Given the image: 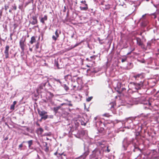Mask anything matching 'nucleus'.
<instances>
[{"label": "nucleus", "mask_w": 159, "mask_h": 159, "mask_svg": "<svg viewBox=\"0 0 159 159\" xmlns=\"http://www.w3.org/2000/svg\"><path fill=\"white\" fill-rule=\"evenodd\" d=\"M44 151L46 152H48L49 151L48 147L47 146V147H46V148H45V149H44Z\"/></svg>", "instance_id": "obj_34"}, {"label": "nucleus", "mask_w": 159, "mask_h": 159, "mask_svg": "<svg viewBox=\"0 0 159 159\" xmlns=\"http://www.w3.org/2000/svg\"><path fill=\"white\" fill-rule=\"evenodd\" d=\"M107 115V114H104L103 115V116H106V115Z\"/></svg>", "instance_id": "obj_51"}, {"label": "nucleus", "mask_w": 159, "mask_h": 159, "mask_svg": "<svg viewBox=\"0 0 159 159\" xmlns=\"http://www.w3.org/2000/svg\"><path fill=\"white\" fill-rule=\"evenodd\" d=\"M68 105L70 106H72V104L71 103H69V104H68Z\"/></svg>", "instance_id": "obj_44"}, {"label": "nucleus", "mask_w": 159, "mask_h": 159, "mask_svg": "<svg viewBox=\"0 0 159 159\" xmlns=\"http://www.w3.org/2000/svg\"><path fill=\"white\" fill-rule=\"evenodd\" d=\"M64 9H63V12H65L66 11V6H64Z\"/></svg>", "instance_id": "obj_39"}, {"label": "nucleus", "mask_w": 159, "mask_h": 159, "mask_svg": "<svg viewBox=\"0 0 159 159\" xmlns=\"http://www.w3.org/2000/svg\"><path fill=\"white\" fill-rule=\"evenodd\" d=\"M50 93L51 94V95H52V96H53V94H52V93Z\"/></svg>", "instance_id": "obj_59"}, {"label": "nucleus", "mask_w": 159, "mask_h": 159, "mask_svg": "<svg viewBox=\"0 0 159 159\" xmlns=\"http://www.w3.org/2000/svg\"><path fill=\"white\" fill-rule=\"evenodd\" d=\"M47 20V16L46 15L44 16V17L42 18L40 20V22L44 24L45 23L44 20Z\"/></svg>", "instance_id": "obj_16"}, {"label": "nucleus", "mask_w": 159, "mask_h": 159, "mask_svg": "<svg viewBox=\"0 0 159 159\" xmlns=\"http://www.w3.org/2000/svg\"><path fill=\"white\" fill-rule=\"evenodd\" d=\"M85 5L86 6L85 7H80V8L81 10H84V11H86V10H87V9H88L87 5L86 4Z\"/></svg>", "instance_id": "obj_22"}, {"label": "nucleus", "mask_w": 159, "mask_h": 159, "mask_svg": "<svg viewBox=\"0 0 159 159\" xmlns=\"http://www.w3.org/2000/svg\"><path fill=\"white\" fill-rule=\"evenodd\" d=\"M57 154V152H55L54 153V154L55 155H56Z\"/></svg>", "instance_id": "obj_47"}, {"label": "nucleus", "mask_w": 159, "mask_h": 159, "mask_svg": "<svg viewBox=\"0 0 159 159\" xmlns=\"http://www.w3.org/2000/svg\"><path fill=\"white\" fill-rule=\"evenodd\" d=\"M16 101H14L13 102V104H12L11 106L10 109L11 110H14V109L16 103Z\"/></svg>", "instance_id": "obj_19"}, {"label": "nucleus", "mask_w": 159, "mask_h": 159, "mask_svg": "<svg viewBox=\"0 0 159 159\" xmlns=\"http://www.w3.org/2000/svg\"><path fill=\"white\" fill-rule=\"evenodd\" d=\"M152 61V60L151 58H149L148 59L146 60V62H147L148 64H151Z\"/></svg>", "instance_id": "obj_23"}, {"label": "nucleus", "mask_w": 159, "mask_h": 159, "mask_svg": "<svg viewBox=\"0 0 159 159\" xmlns=\"http://www.w3.org/2000/svg\"><path fill=\"white\" fill-rule=\"evenodd\" d=\"M39 43L37 42L35 45V50H37L39 48Z\"/></svg>", "instance_id": "obj_25"}, {"label": "nucleus", "mask_w": 159, "mask_h": 159, "mask_svg": "<svg viewBox=\"0 0 159 159\" xmlns=\"http://www.w3.org/2000/svg\"><path fill=\"white\" fill-rule=\"evenodd\" d=\"M33 20L32 21H30V24L32 25H35L37 23L38 21L37 17L35 16H33L32 17Z\"/></svg>", "instance_id": "obj_11"}, {"label": "nucleus", "mask_w": 159, "mask_h": 159, "mask_svg": "<svg viewBox=\"0 0 159 159\" xmlns=\"http://www.w3.org/2000/svg\"><path fill=\"white\" fill-rule=\"evenodd\" d=\"M61 85L66 91H67L69 90V88L66 84H63V85L61 84Z\"/></svg>", "instance_id": "obj_20"}, {"label": "nucleus", "mask_w": 159, "mask_h": 159, "mask_svg": "<svg viewBox=\"0 0 159 159\" xmlns=\"http://www.w3.org/2000/svg\"><path fill=\"white\" fill-rule=\"evenodd\" d=\"M23 143H21V144H20L19 146V149H20V150H21V148L22 147H23Z\"/></svg>", "instance_id": "obj_33"}, {"label": "nucleus", "mask_w": 159, "mask_h": 159, "mask_svg": "<svg viewBox=\"0 0 159 159\" xmlns=\"http://www.w3.org/2000/svg\"><path fill=\"white\" fill-rule=\"evenodd\" d=\"M136 40L137 41V43L139 46L142 47V45H143V43L141 41V39L138 37H136Z\"/></svg>", "instance_id": "obj_12"}, {"label": "nucleus", "mask_w": 159, "mask_h": 159, "mask_svg": "<svg viewBox=\"0 0 159 159\" xmlns=\"http://www.w3.org/2000/svg\"><path fill=\"white\" fill-rule=\"evenodd\" d=\"M37 111L41 117V119H43L45 120L48 118V116L47 115V112L45 111H41L39 109H38Z\"/></svg>", "instance_id": "obj_3"}, {"label": "nucleus", "mask_w": 159, "mask_h": 159, "mask_svg": "<svg viewBox=\"0 0 159 159\" xmlns=\"http://www.w3.org/2000/svg\"><path fill=\"white\" fill-rule=\"evenodd\" d=\"M131 141L129 140L128 138H125L122 142V149L124 150H126L128 146L131 143Z\"/></svg>", "instance_id": "obj_2"}, {"label": "nucleus", "mask_w": 159, "mask_h": 159, "mask_svg": "<svg viewBox=\"0 0 159 159\" xmlns=\"http://www.w3.org/2000/svg\"><path fill=\"white\" fill-rule=\"evenodd\" d=\"M26 130L28 131V132H29V131H30V129L28 127H27L26 128Z\"/></svg>", "instance_id": "obj_40"}, {"label": "nucleus", "mask_w": 159, "mask_h": 159, "mask_svg": "<svg viewBox=\"0 0 159 159\" xmlns=\"http://www.w3.org/2000/svg\"><path fill=\"white\" fill-rule=\"evenodd\" d=\"M147 45H150V43H147Z\"/></svg>", "instance_id": "obj_49"}, {"label": "nucleus", "mask_w": 159, "mask_h": 159, "mask_svg": "<svg viewBox=\"0 0 159 159\" xmlns=\"http://www.w3.org/2000/svg\"><path fill=\"white\" fill-rule=\"evenodd\" d=\"M105 9L106 10H108L111 8V6L110 4L106 5H105Z\"/></svg>", "instance_id": "obj_24"}, {"label": "nucleus", "mask_w": 159, "mask_h": 159, "mask_svg": "<svg viewBox=\"0 0 159 159\" xmlns=\"http://www.w3.org/2000/svg\"><path fill=\"white\" fill-rule=\"evenodd\" d=\"M47 144L48 143L47 142H44L43 143V146L44 147H47Z\"/></svg>", "instance_id": "obj_36"}, {"label": "nucleus", "mask_w": 159, "mask_h": 159, "mask_svg": "<svg viewBox=\"0 0 159 159\" xmlns=\"http://www.w3.org/2000/svg\"><path fill=\"white\" fill-rule=\"evenodd\" d=\"M9 48V46L8 45H7L6 46L4 51V53L5 54V58H8Z\"/></svg>", "instance_id": "obj_9"}, {"label": "nucleus", "mask_w": 159, "mask_h": 159, "mask_svg": "<svg viewBox=\"0 0 159 159\" xmlns=\"http://www.w3.org/2000/svg\"><path fill=\"white\" fill-rule=\"evenodd\" d=\"M61 108V106H57L54 107L53 108L54 111L55 113H57L58 112V110Z\"/></svg>", "instance_id": "obj_17"}, {"label": "nucleus", "mask_w": 159, "mask_h": 159, "mask_svg": "<svg viewBox=\"0 0 159 159\" xmlns=\"http://www.w3.org/2000/svg\"><path fill=\"white\" fill-rule=\"evenodd\" d=\"M27 143L28 144L29 148H30L31 146L33 144V140H30L28 141H24L22 142V143Z\"/></svg>", "instance_id": "obj_14"}, {"label": "nucleus", "mask_w": 159, "mask_h": 159, "mask_svg": "<svg viewBox=\"0 0 159 159\" xmlns=\"http://www.w3.org/2000/svg\"><path fill=\"white\" fill-rule=\"evenodd\" d=\"M80 122L81 125H85L87 123V122H84L82 120L80 121Z\"/></svg>", "instance_id": "obj_26"}, {"label": "nucleus", "mask_w": 159, "mask_h": 159, "mask_svg": "<svg viewBox=\"0 0 159 159\" xmlns=\"http://www.w3.org/2000/svg\"><path fill=\"white\" fill-rule=\"evenodd\" d=\"M146 1H147V2H148L149 1V0H146Z\"/></svg>", "instance_id": "obj_64"}, {"label": "nucleus", "mask_w": 159, "mask_h": 159, "mask_svg": "<svg viewBox=\"0 0 159 159\" xmlns=\"http://www.w3.org/2000/svg\"><path fill=\"white\" fill-rule=\"evenodd\" d=\"M142 77H143V76L141 74H138L133 76V78H134L135 80H139V79H141Z\"/></svg>", "instance_id": "obj_13"}, {"label": "nucleus", "mask_w": 159, "mask_h": 159, "mask_svg": "<svg viewBox=\"0 0 159 159\" xmlns=\"http://www.w3.org/2000/svg\"><path fill=\"white\" fill-rule=\"evenodd\" d=\"M117 91L118 92L119 94L121 93V92L120 90H117Z\"/></svg>", "instance_id": "obj_43"}, {"label": "nucleus", "mask_w": 159, "mask_h": 159, "mask_svg": "<svg viewBox=\"0 0 159 159\" xmlns=\"http://www.w3.org/2000/svg\"><path fill=\"white\" fill-rule=\"evenodd\" d=\"M8 8H9V7L8 6L6 5L5 6V9L6 10H7Z\"/></svg>", "instance_id": "obj_38"}, {"label": "nucleus", "mask_w": 159, "mask_h": 159, "mask_svg": "<svg viewBox=\"0 0 159 159\" xmlns=\"http://www.w3.org/2000/svg\"><path fill=\"white\" fill-rule=\"evenodd\" d=\"M126 60H127L126 58H122L121 59V62H124L126 61Z\"/></svg>", "instance_id": "obj_35"}, {"label": "nucleus", "mask_w": 159, "mask_h": 159, "mask_svg": "<svg viewBox=\"0 0 159 159\" xmlns=\"http://www.w3.org/2000/svg\"><path fill=\"white\" fill-rule=\"evenodd\" d=\"M64 104H65V103H62L61 104V105L60 106H61V107L63 106L64 105Z\"/></svg>", "instance_id": "obj_42"}, {"label": "nucleus", "mask_w": 159, "mask_h": 159, "mask_svg": "<svg viewBox=\"0 0 159 159\" xmlns=\"http://www.w3.org/2000/svg\"><path fill=\"white\" fill-rule=\"evenodd\" d=\"M122 91H123L124 90H125V88H122Z\"/></svg>", "instance_id": "obj_50"}, {"label": "nucleus", "mask_w": 159, "mask_h": 159, "mask_svg": "<svg viewBox=\"0 0 159 159\" xmlns=\"http://www.w3.org/2000/svg\"><path fill=\"white\" fill-rule=\"evenodd\" d=\"M54 80H55V81L57 82H58L61 85L62 84V82L60 81V80L59 79H56V78H54Z\"/></svg>", "instance_id": "obj_29"}, {"label": "nucleus", "mask_w": 159, "mask_h": 159, "mask_svg": "<svg viewBox=\"0 0 159 159\" xmlns=\"http://www.w3.org/2000/svg\"><path fill=\"white\" fill-rule=\"evenodd\" d=\"M61 34L60 30L57 29L55 33V35H52V38L53 40L56 41L57 38L59 37V35Z\"/></svg>", "instance_id": "obj_7"}, {"label": "nucleus", "mask_w": 159, "mask_h": 159, "mask_svg": "<svg viewBox=\"0 0 159 159\" xmlns=\"http://www.w3.org/2000/svg\"><path fill=\"white\" fill-rule=\"evenodd\" d=\"M37 125L38 126H39V123H37Z\"/></svg>", "instance_id": "obj_56"}, {"label": "nucleus", "mask_w": 159, "mask_h": 159, "mask_svg": "<svg viewBox=\"0 0 159 159\" xmlns=\"http://www.w3.org/2000/svg\"><path fill=\"white\" fill-rule=\"evenodd\" d=\"M79 133L80 136H82L87 133V131L86 130H81L79 131Z\"/></svg>", "instance_id": "obj_15"}, {"label": "nucleus", "mask_w": 159, "mask_h": 159, "mask_svg": "<svg viewBox=\"0 0 159 159\" xmlns=\"http://www.w3.org/2000/svg\"><path fill=\"white\" fill-rule=\"evenodd\" d=\"M94 145L92 143L89 144L88 146L86 144H84V157H86L89 154L90 151H92L91 153L89 156L90 159H98L101 156V151L100 149L96 147L94 148Z\"/></svg>", "instance_id": "obj_1"}, {"label": "nucleus", "mask_w": 159, "mask_h": 159, "mask_svg": "<svg viewBox=\"0 0 159 159\" xmlns=\"http://www.w3.org/2000/svg\"><path fill=\"white\" fill-rule=\"evenodd\" d=\"M13 9L15 10H16L17 9V7L16 5H14V6H13Z\"/></svg>", "instance_id": "obj_37"}, {"label": "nucleus", "mask_w": 159, "mask_h": 159, "mask_svg": "<svg viewBox=\"0 0 159 159\" xmlns=\"http://www.w3.org/2000/svg\"><path fill=\"white\" fill-rule=\"evenodd\" d=\"M12 11V10L11 9H10L9 10V12L10 13H11Z\"/></svg>", "instance_id": "obj_48"}, {"label": "nucleus", "mask_w": 159, "mask_h": 159, "mask_svg": "<svg viewBox=\"0 0 159 159\" xmlns=\"http://www.w3.org/2000/svg\"><path fill=\"white\" fill-rule=\"evenodd\" d=\"M36 41L35 38V37L33 36L31 38V40L30 41V43L31 44H33Z\"/></svg>", "instance_id": "obj_18"}, {"label": "nucleus", "mask_w": 159, "mask_h": 159, "mask_svg": "<svg viewBox=\"0 0 159 159\" xmlns=\"http://www.w3.org/2000/svg\"><path fill=\"white\" fill-rule=\"evenodd\" d=\"M92 97H90L86 99V101L88 102H90L92 99Z\"/></svg>", "instance_id": "obj_27"}, {"label": "nucleus", "mask_w": 159, "mask_h": 159, "mask_svg": "<svg viewBox=\"0 0 159 159\" xmlns=\"http://www.w3.org/2000/svg\"><path fill=\"white\" fill-rule=\"evenodd\" d=\"M107 151H108V152H110V150H109L108 149H107Z\"/></svg>", "instance_id": "obj_63"}, {"label": "nucleus", "mask_w": 159, "mask_h": 159, "mask_svg": "<svg viewBox=\"0 0 159 159\" xmlns=\"http://www.w3.org/2000/svg\"><path fill=\"white\" fill-rule=\"evenodd\" d=\"M140 101H141V103L144 105H146L148 106H150L151 103L148 100H146L145 98H142L140 99Z\"/></svg>", "instance_id": "obj_8"}, {"label": "nucleus", "mask_w": 159, "mask_h": 159, "mask_svg": "<svg viewBox=\"0 0 159 159\" xmlns=\"http://www.w3.org/2000/svg\"><path fill=\"white\" fill-rule=\"evenodd\" d=\"M71 78V75H67L64 76V79L66 81H67L68 79H70Z\"/></svg>", "instance_id": "obj_21"}, {"label": "nucleus", "mask_w": 159, "mask_h": 159, "mask_svg": "<svg viewBox=\"0 0 159 159\" xmlns=\"http://www.w3.org/2000/svg\"><path fill=\"white\" fill-rule=\"evenodd\" d=\"M96 57V56L95 55H94L93 56H91L90 58H91V60H90V61H91L92 60H93V59H95V57Z\"/></svg>", "instance_id": "obj_32"}, {"label": "nucleus", "mask_w": 159, "mask_h": 159, "mask_svg": "<svg viewBox=\"0 0 159 159\" xmlns=\"http://www.w3.org/2000/svg\"><path fill=\"white\" fill-rule=\"evenodd\" d=\"M25 40L26 38L25 37H22L20 39V46L22 52L24 51L25 49V47L26 46L25 43Z\"/></svg>", "instance_id": "obj_5"}, {"label": "nucleus", "mask_w": 159, "mask_h": 159, "mask_svg": "<svg viewBox=\"0 0 159 159\" xmlns=\"http://www.w3.org/2000/svg\"><path fill=\"white\" fill-rule=\"evenodd\" d=\"M86 60H88V61H90V60H89V59L88 58H86Z\"/></svg>", "instance_id": "obj_55"}, {"label": "nucleus", "mask_w": 159, "mask_h": 159, "mask_svg": "<svg viewBox=\"0 0 159 159\" xmlns=\"http://www.w3.org/2000/svg\"><path fill=\"white\" fill-rule=\"evenodd\" d=\"M85 157H84V153L82 157H78L77 158H75V159H84V158Z\"/></svg>", "instance_id": "obj_28"}, {"label": "nucleus", "mask_w": 159, "mask_h": 159, "mask_svg": "<svg viewBox=\"0 0 159 159\" xmlns=\"http://www.w3.org/2000/svg\"><path fill=\"white\" fill-rule=\"evenodd\" d=\"M2 12H1V13H0V16H1V15H2Z\"/></svg>", "instance_id": "obj_62"}, {"label": "nucleus", "mask_w": 159, "mask_h": 159, "mask_svg": "<svg viewBox=\"0 0 159 159\" xmlns=\"http://www.w3.org/2000/svg\"><path fill=\"white\" fill-rule=\"evenodd\" d=\"M131 150H133V152H134L139 151L140 153L142 152V150L141 149L139 148L138 147H135L134 145H133L131 147Z\"/></svg>", "instance_id": "obj_10"}, {"label": "nucleus", "mask_w": 159, "mask_h": 159, "mask_svg": "<svg viewBox=\"0 0 159 159\" xmlns=\"http://www.w3.org/2000/svg\"><path fill=\"white\" fill-rule=\"evenodd\" d=\"M24 121H23L22 122V124H24Z\"/></svg>", "instance_id": "obj_58"}, {"label": "nucleus", "mask_w": 159, "mask_h": 159, "mask_svg": "<svg viewBox=\"0 0 159 159\" xmlns=\"http://www.w3.org/2000/svg\"><path fill=\"white\" fill-rule=\"evenodd\" d=\"M8 139V137H6V138H5V139H5V140H7V139Z\"/></svg>", "instance_id": "obj_46"}, {"label": "nucleus", "mask_w": 159, "mask_h": 159, "mask_svg": "<svg viewBox=\"0 0 159 159\" xmlns=\"http://www.w3.org/2000/svg\"><path fill=\"white\" fill-rule=\"evenodd\" d=\"M132 84H133L134 86V89L136 90H137L140 89L141 87L143 86V82L142 81H141L139 83H137L133 82Z\"/></svg>", "instance_id": "obj_6"}, {"label": "nucleus", "mask_w": 159, "mask_h": 159, "mask_svg": "<svg viewBox=\"0 0 159 159\" xmlns=\"http://www.w3.org/2000/svg\"><path fill=\"white\" fill-rule=\"evenodd\" d=\"M42 119H41H41H40V120H39V121H42Z\"/></svg>", "instance_id": "obj_60"}, {"label": "nucleus", "mask_w": 159, "mask_h": 159, "mask_svg": "<svg viewBox=\"0 0 159 159\" xmlns=\"http://www.w3.org/2000/svg\"><path fill=\"white\" fill-rule=\"evenodd\" d=\"M47 84V82L42 83L40 84L39 85L36 90L37 93H39L42 92L45 89V86Z\"/></svg>", "instance_id": "obj_4"}, {"label": "nucleus", "mask_w": 159, "mask_h": 159, "mask_svg": "<svg viewBox=\"0 0 159 159\" xmlns=\"http://www.w3.org/2000/svg\"><path fill=\"white\" fill-rule=\"evenodd\" d=\"M29 50H30V51H31V52H32V48H29Z\"/></svg>", "instance_id": "obj_45"}, {"label": "nucleus", "mask_w": 159, "mask_h": 159, "mask_svg": "<svg viewBox=\"0 0 159 159\" xmlns=\"http://www.w3.org/2000/svg\"><path fill=\"white\" fill-rule=\"evenodd\" d=\"M38 130L40 131L41 134H42L43 132V129L41 128H39L38 129Z\"/></svg>", "instance_id": "obj_30"}, {"label": "nucleus", "mask_w": 159, "mask_h": 159, "mask_svg": "<svg viewBox=\"0 0 159 159\" xmlns=\"http://www.w3.org/2000/svg\"><path fill=\"white\" fill-rule=\"evenodd\" d=\"M55 65L57 67L59 68V64L57 61H56V60L55 61Z\"/></svg>", "instance_id": "obj_31"}, {"label": "nucleus", "mask_w": 159, "mask_h": 159, "mask_svg": "<svg viewBox=\"0 0 159 159\" xmlns=\"http://www.w3.org/2000/svg\"><path fill=\"white\" fill-rule=\"evenodd\" d=\"M78 44H76L75 46V47L77 46H78Z\"/></svg>", "instance_id": "obj_53"}, {"label": "nucleus", "mask_w": 159, "mask_h": 159, "mask_svg": "<svg viewBox=\"0 0 159 159\" xmlns=\"http://www.w3.org/2000/svg\"><path fill=\"white\" fill-rule=\"evenodd\" d=\"M26 135H28V134H24Z\"/></svg>", "instance_id": "obj_61"}, {"label": "nucleus", "mask_w": 159, "mask_h": 159, "mask_svg": "<svg viewBox=\"0 0 159 159\" xmlns=\"http://www.w3.org/2000/svg\"><path fill=\"white\" fill-rule=\"evenodd\" d=\"M84 2H85V1H82L81 2L82 3H83Z\"/></svg>", "instance_id": "obj_54"}, {"label": "nucleus", "mask_w": 159, "mask_h": 159, "mask_svg": "<svg viewBox=\"0 0 159 159\" xmlns=\"http://www.w3.org/2000/svg\"><path fill=\"white\" fill-rule=\"evenodd\" d=\"M94 119L95 120H96L97 119V117H95L94 118Z\"/></svg>", "instance_id": "obj_52"}, {"label": "nucleus", "mask_w": 159, "mask_h": 159, "mask_svg": "<svg viewBox=\"0 0 159 159\" xmlns=\"http://www.w3.org/2000/svg\"><path fill=\"white\" fill-rule=\"evenodd\" d=\"M11 39L12 40V38L11 37Z\"/></svg>", "instance_id": "obj_57"}, {"label": "nucleus", "mask_w": 159, "mask_h": 159, "mask_svg": "<svg viewBox=\"0 0 159 159\" xmlns=\"http://www.w3.org/2000/svg\"><path fill=\"white\" fill-rule=\"evenodd\" d=\"M142 62L143 63H144L146 62V61H145V60H143Z\"/></svg>", "instance_id": "obj_41"}]
</instances>
